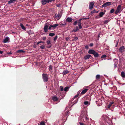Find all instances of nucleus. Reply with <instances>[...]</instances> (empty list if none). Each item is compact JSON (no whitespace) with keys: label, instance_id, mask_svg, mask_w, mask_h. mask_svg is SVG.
Segmentation results:
<instances>
[{"label":"nucleus","instance_id":"nucleus-59","mask_svg":"<svg viewBox=\"0 0 125 125\" xmlns=\"http://www.w3.org/2000/svg\"><path fill=\"white\" fill-rule=\"evenodd\" d=\"M79 123L80 125H83V123Z\"/></svg>","mask_w":125,"mask_h":125},{"label":"nucleus","instance_id":"nucleus-31","mask_svg":"<svg viewBox=\"0 0 125 125\" xmlns=\"http://www.w3.org/2000/svg\"><path fill=\"white\" fill-rule=\"evenodd\" d=\"M24 52V51L22 50H19L17 51L16 52L17 53H19L20 52Z\"/></svg>","mask_w":125,"mask_h":125},{"label":"nucleus","instance_id":"nucleus-14","mask_svg":"<svg viewBox=\"0 0 125 125\" xmlns=\"http://www.w3.org/2000/svg\"><path fill=\"white\" fill-rule=\"evenodd\" d=\"M79 30L78 27V26L75 27L73 29L72 31V32H76L77 31Z\"/></svg>","mask_w":125,"mask_h":125},{"label":"nucleus","instance_id":"nucleus-17","mask_svg":"<svg viewBox=\"0 0 125 125\" xmlns=\"http://www.w3.org/2000/svg\"><path fill=\"white\" fill-rule=\"evenodd\" d=\"M52 99L54 101H56L58 100V98L56 96H54L52 97Z\"/></svg>","mask_w":125,"mask_h":125},{"label":"nucleus","instance_id":"nucleus-40","mask_svg":"<svg viewBox=\"0 0 125 125\" xmlns=\"http://www.w3.org/2000/svg\"><path fill=\"white\" fill-rule=\"evenodd\" d=\"M100 76L99 75L97 74L96 76V79H99L100 78Z\"/></svg>","mask_w":125,"mask_h":125},{"label":"nucleus","instance_id":"nucleus-48","mask_svg":"<svg viewBox=\"0 0 125 125\" xmlns=\"http://www.w3.org/2000/svg\"><path fill=\"white\" fill-rule=\"evenodd\" d=\"M96 11L95 10H94L93 11L91 12V13L92 14L94 13H95Z\"/></svg>","mask_w":125,"mask_h":125},{"label":"nucleus","instance_id":"nucleus-21","mask_svg":"<svg viewBox=\"0 0 125 125\" xmlns=\"http://www.w3.org/2000/svg\"><path fill=\"white\" fill-rule=\"evenodd\" d=\"M59 25V24H55L52 25H51V27L53 28L54 29H55L56 27Z\"/></svg>","mask_w":125,"mask_h":125},{"label":"nucleus","instance_id":"nucleus-23","mask_svg":"<svg viewBox=\"0 0 125 125\" xmlns=\"http://www.w3.org/2000/svg\"><path fill=\"white\" fill-rule=\"evenodd\" d=\"M69 71L68 70H64L63 71L62 73L63 75H65L68 73H69Z\"/></svg>","mask_w":125,"mask_h":125},{"label":"nucleus","instance_id":"nucleus-61","mask_svg":"<svg viewBox=\"0 0 125 125\" xmlns=\"http://www.w3.org/2000/svg\"><path fill=\"white\" fill-rule=\"evenodd\" d=\"M69 39V38H66V40L67 41Z\"/></svg>","mask_w":125,"mask_h":125},{"label":"nucleus","instance_id":"nucleus-36","mask_svg":"<svg viewBox=\"0 0 125 125\" xmlns=\"http://www.w3.org/2000/svg\"><path fill=\"white\" fill-rule=\"evenodd\" d=\"M15 0H9L8 2L9 4L11 3L14 2V1Z\"/></svg>","mask_w":125,"mask_h":125},{"label":"nucleus","instance_id":"nucleus-49","mask_svg":"<svg viewBox=\"0 0 125 125\" xmlns=\"http://www.w3.org/2000/svg\"><path fill=\"white\" fill-rule=\"evenodd\" d=\"M69 113V112H67V113H65V116L66 117V116H68V114ZM66 117H65V118H66Z\"/></svg>","mask_w":125,"mask_h":125},{"label":"nucleus","instance_id":"nucleus-4","mask_svg":"<svg viewBox=\"0 0 125 125\" xmlns=\"http://www.w3.org/2000/svg\"><path fill=\"white\" fill-rule=\"evenodd\" d=\"M91 85H90L89 86H87L86 87V89L83 90L81 92V94H83L86 93L88 90V88Z\"/></svg>","mask_w":125,"mask_h":125},{"label":"nucleus","instance_id":"nucleus-3","mask_svg":"<svg viewBox=\"0 0 125 125\" xmlns=\"http://www.w3.org/2000/svg\"><path fill=\"white\" fill-rule=\"evenodd\" d=\"M121 11V5H118L117 7L116 10L115 12V14H117L118 13H120Z\"/></svg>","mask_w":125,"mask_h":125},{"label":"nucleus","instance_id":"nucleus-47","mask_svg":"<svg viewBox=\"0 0 125 125\" xmlns=\"http://www.w3.org/2000/svg\"><path fill=\"white\" fill-rule=\"evenodd\" d=\"M109 22V21L108 20H106L104 21V23L106 24L108 23Z\"/></svg>","mask_w":125,"mask_h":125},{"label":"nucleus","instance_id":"nucleus-56","mask_svg":"<svg viewBox=\"0 0 125 125\" xmlns=\"http://www.w3.org/2000/svg\"><path fill=\"white\" fill-rule=\"evenodd\" d=\"M56 5L58 7H59L60 6V4H57Z\"/></svg>","mask_w":125,"mask_h":125},{"label":"nucleus","instance_id":"nucleus-42","mask_svg":"<svg viewBox=\"0 0 125 125\" xmlns=\"http://www.w3.org/2000/svg\"><path fill=\"white\" fill-rule=\"evenodd\" d=\"M78 102V101L77 99H76L73 102V105L76 103Z\"/></svg>","mask_w":125,"mask_h":125},{"label":"nucleus","instance_id":"nucleus-46","mask_svg":"<svg viewBox=\"0 0 125 125\" xmlns=\"http://www.w3.org/2000/svg\"><path fill=\"white\" fill-rule=\"evenodd\" d=\"M57 38V36L56 35L54 38L53 40L54 41H55Z\"/></svg>","mask_w":125,"mask_h":125},{"label":"nucleus","instance_id":"nucleus-29","mask_svg":"<svg viewBox=\"0 0 125 125\" xmlns=\"http://www.w3.org/2000/svg\"><path fill=\"white\" fill-rule=\"evenodd\" d=\"M93 55L95 57H97L99 56L98 54V53L96 52H95V53H94V54Z\"/></svg>","mask_w":125,"mask_h":125},{"label":"nucleus","instance_id":"nucleus-12","mask_svg":"<svg viewBox=\"0 0 125 125\" xmlns=\"http://www.w3.org/2000/svg\"><path fill=\"white\" fill-rule=\"evenodd\" d=\"M95 52L94 50L92 49H90L89 50L88 53L90 54H92L93 55L94 54Z\"/></svg>","mask_w":125,"mask_h":125},{"label":"nucleus","instance_id":"nucleus-20","mask_svg":"<svg viewBox=\"0 0 125 125\" xmlns=\"http://www.w3.org/2000/svg\"><path fill=\"white\" fill-rule=\"evenodd\" d=\"M90 101H85L84 102V104L85 105H87V106L90 104Z\"/></svg>","mask_w":125,"mask_h":125},{"label":"nucleus","instance_id":"nucleus-54","mask_svg":"<svg viewBox=\"0 0 125 125\" xmlns=\"http://www.w3.org/2000/svg\"><path fill=\"white\" fill-rule=\"evenodd\" d=\"M85 48L88 49V45H86L85 46Z\"/></svg>","mask_w":125,"mask_h":125},{"label":"nucleus","instance_id":"nucleus-26","mask_svg":"<svg viewBox=\"0 0 125 125\" xmlns=\"http://www.w3.org/2000/svg\"><path fill=\"white\" fill-rule=\"evenodd\" d=\"M121 75L122 77H125V73L124 72H122L121 73Z\"/></svg>","mask_w":125,"mask_h":125},{"label":"nucleus","instance_id":"nucleus-5","mask_svg":"<svg viewBox=\"0 0 125 125\" xmlns=\"http://www.w3.org/2000/svg\"><path fill=\"white\" fill-rule=\"evenodd\" d=\"M62 15V13L61 12L59 13H58L57 14H55V18L57 20H59L60 18Z\"/></svg>","mask_w":125,"mask_h":125},{"label":"nucleus","instance_id":"nucleus-53","mask_svg":"<svg viewBox=\"0 0 125 125\" xmlns=\"http://www.w3.org/2000/svg\"><path fill=\"white\" fill-rule=\"evenodd\" d=\"M33 47L34 48H35L37 47V46L34 43V45H33Z\"/></svg>","mask_w":125,"mask_h":125},{"label":"nucleus","instance_id":"nucleus-1","mask_svg":"<svg viewBox=\"0 0 125 125\" xmlns=\"http://www.w3.org/2000/svg\"><path fill=\"white\" fill-rule=\"evenodd\" d=\"M82 114L81 115V120H83V121L86 122L88 121L89 119L87 117V115L85 112V111L82 112Z\"/></svg>","mask_w":125,"mask_h":125},{"label":"nucleus","instance_id":"nucleus-62","mask_svg":"<svg viewBox=\"0 0 125 125\" xmlns=\"http://www.w3.org/2000/svg\"><path fill=\"white\" fill-rule=\"evenodd\" d=\"M83 19H89V18H84Z\"/></svg>","mask_w":125,"mask_h":125},{"label":"nucleus","instance_id":"nucleus-15","mask_svg":"<svg viewBox=\"0 0 125 125\" xmlns=\"http://www.w3.org/2000/svg\"><path fill=\"white\" fill-rule=\"evenodd\" d=\"M91 56V55H90L88 54L86 55L84 57V59L85 60H87L89 59Z\"/></svg>","mask_w":125,"mask_h":125},{"label":"nucleus","instance_id":"nucleus-35","mask_svg":"<svg viewBox=\"0 0 125 125\" xmlns=\"http://www.w3.org/2000/svg\"><path fill=\"white\" fill-rule=\"evenodd\" d=\"M59 24V25L61 26L65 25L66 24V23H65V24H63L61 22H60Z\"/></svg>","mask_w":125,"mask_h":125},{"label":"nucleus","instance_id":"nucleus-38","mask_svg":"<svg viewBox=\"0 0 125 125\" xmlns=\"http://www.w3.org/2000/svg\"><path fill=\"white\" fill-rule=\"evenodd\" d=\"M40 48L42 49H43L45 48V46L44 45H42L40 46Z\"/></svg>","mask_w":125,"mask_h":125},{"label":"nucleus","instance_id":"nucleus-30","mask_svg":"<svg viewBox=\"0 0 125 125\" xmlns=\"http://www.w3.org/2000/svg\"><path fill=\"white\" fill-rule=\"evenodd\" d=\"M80 92H78L77 94L76 95L74 96V97L73 98V100H74V99H75L76 98H77L78 96L79 95V93H80Z\"/></svg>","mask_w":125,"mask_h":125},{"label":"nucleus","instance_id":"nucleus-8","mask_svg":"<svg viewBox=\"0 0 125 125\" xmlns=\"http://www.w3.org/2000/svg\"><path fill=\"white\" fill-rule=\"evenodd\" d=\"M111 4V3L110 2H107L104 3L102 5V7H105L108 6Z\"/></svg>","mask_w":125,"mask_h":125},{"label":"nucleus","instance_id":"nucleus-10","mask_svg":"<svg viewBox=\"0 0 125 125\" xmlns=\"http://www.w3.org/2000/svg\"><path fill=\"white\" fill-rule=\"evenodd\" d=\"M62 123V121L61 120L59 121H56L54 123V125H60V124H61Z\"/></svg>","mask_w":125,"mask_h":125},{"label":"nucleus","instance_id":"nucleus-55","mask_svg":"<svg viewBox=\"0 0 125 125\" xmlns=\"http://www.w3.org/2000/svg\"><path fill=\"white\" fill-rule=\"evenodd\" d=\"M118 42H117H117H116V45H115V47H117V45H118Z\"/></svg>","mask_w":125,"mask_h":125},{"label":"nucleus","instance_id":"nucleus-51","mask_svg":"<svg viewBox=\"0 0 125 125\" xmlns=\"http://www.w3.org/2000/svg\"><path fill=\"white\" fill-rule=\"evenodd\" d=\"M46 37H44L42 38V39L44 40H45L46 39Z\"/></svg>","mask_w":125,"mask_h":125},{"label":"nucleus","instance_id":"nucleus-50","mask_svg":"<svg viewBox=\"0 0 125 125\" xmlns=\"http://www.w3.org/2000/svg\"><path fill=\"white\" fill-rule=\"evenodd\" d=\"M44 43V42H42V41H39L37 43V45H38L39 43Z\"/></svg>","mask_w":125,"mask_h":125},{"label":"nucleus","instance_id":"nucleus-57","mask_svg":"<svg viewBox=\"0 0 125 125\" xmlns=\"http://www.w3.org/2000/svg\"><path fill=\"white\" fill-rule=\"evenodd\" d=\"M52 27H51V25L50 27H49V28H48V29L49 30H50L51 29V28Z\"/></svg>","mask_w":125,"mask_h":125},{"label":"nucleus","instance_id":"nucleus-27","mask_svg":"<svg viewBox=\"0 0 125 125\" xmlns=\"http://www.w3.org/2000/svg\"><path fill=\"white\" fill-rule=\"evenodd\" d=\"M104 14V13L103 12H100L99 13V16L100 17H102Z\"/></svg>","mask_w":125,"mask_h":125},{"label":"nucleus","instance_id":"nucleus-6","mask_svg":"<svg viewBox=\"0 0 125 125\" xmlns=\"http://www.w3.org/2000/svg\"><path fill=\"white\" fill-rule=\"evenodd\" d=\"M48 26L47 23H45V24L43 29L45 32H46L48 31Z\"/></svg>","mask_w":125,"mask_h":125},{"label":"nucleus","instance_id":"nucleus-16","mask_svg":"<svg viewBox=\"0 0 125 125\" xmlns=\"http://www.w3.org/2000/svg\"><path fill=\"white\" fill-rule=\"evenodd\" d=\"M125 49L124 46H123L120 47L119 49V51L122 52H123V50Z\"/></svg>","mask_w":125,"mask_h":125},{"label":"nucleus","instance_id":"nucleus-43","mask_svg":"<svg viewBox=\"0 0 125 125\" xmlns=\"http://www.w3.org/2000/svg\"><path fill=\"white\" fill-rule=\"evenodd\" d=\"M60 87L61 91H63V88L62 86H60Z\"/></svg>","mask_w":125,"mask_h":125},{"label":"nucleus","instance_id":"nucleus-13","mask_svg":"<svg viewBox=\"0 0 125 125\" xmlns=\"http://www.w3.org/2000/svg\"><path fill=\"white\" fill-rule=\"evenodd\" d=\"M72 20V18L70 17H68L66 19V21L69 22H71Z\"/></svg>","mask_w":125,"mask_h":125},{"label":"nucleus","instance_id":"nucleus-45","mask_svg":"<svg viewBox=\"0 0 125 125\" xmlns=\"http://www.w3.org/2000/svg\"><path fill=\"white\" fill-rule=\"evenodd\" d=\"M78 25L79 28L80 29H81L82 28V27L81 26V24H78Z\"/></svg>","mask_w":125,"mask_h":125},{"label":"nucleus","instance_id":"nucleus-25","mask_svg":"<svg viewBox=\"0 0 125 125\" xmlns=\"http://www.w3.org/2000/svg\"><path fill=\"white\" fill-rule=\"evenodd\" d=\"M114 103V102H111L109 103V104L108 105L107 107L109 108H110L111 105Z\"/></svg>","mask_w":125,"mask_h":125},{"label":"nucleus","instance_id":"nucleus-60","mask_svg":"<svg viewBox=\"0 0 125 125\" xmlns=\"http://www.w3.org/2000/svg\"><path fill=\"white\" fill-rule=\"evenodd\" d=\"M3 52L2 51H0V54H2L3 53Z\"/></svg>","mask_w":125,"mask_h":125},{"label":"nucleus","instance_id":"nucleus-28","mask_svg":"<svg viewBox=\"0 0 125 125\" xmlns=\"http://www.w3.org/2000/svg\"><path fill=\"white\" fill-rule=\"evenodd\" d=\"M69 89V87L68 86H66L65 87L64 90L65 91H68Z\"/></svg>","mask_w":125,"mask_h":125},{"label":"nucleus","instance_id":"nucleus-33","mask_svg":"<svg viewBox=\"0 0 125 125\" xmlns=\"http://www.w3.org/2000/svg\"><path fill=\"white\" fill-rule=\"evenodd\" d=\"M78 21H76L73 23V25L74 26L76 25H77V23H78Z\"/></svg>","mask_w":125,"mask_h":125},{"label":"nucleus","instance_id":"nucleus-19","mask_svg":"<svg viewBox=\"0 0 125 125\" xmlns=\"http://www.w3.org/2000/svg\"><path fill=\"white\" fill-rule=\"evenodd\" d=\"M114 61L115 62L114 65H115V67H116V65L118 63V60L116 59H115L114 60Z\"/></svg>","mask_w":125,"mask_h":125},{"label":"nucleus","instance_id":"nucleus-7","mask_svg":"<svg viewBox=\"0 0 125 125\" xmlns=\"http://www.w3.org/2000/svg\"><path fill=\"white\" fill-rule=\"evenodd\" d=\"M10 40L8 36L6 37L4 39L3 42L4 43L8 42Z\"/></svg>","mask_w":125,"mask_h":125},{"label":"nucleus","instance_id":"nucleus-58","mask_svg":"<svg viewBox=\"0 0 125 125\" xmlns=\"http://www.w3.org/2000/svg\"><path fill=\"white\" fill-rule=\"evenodd\" d=\"M12 54V53L11 52H10L7 53V54Z\"/></svg>","mask_w":125,"mask_h":125},{"label":"nucleus","instance_id":"nucleus-41","mask_svg":"<svg viewBox=\"0 0 125 125\" xmlns=\"http://www.w3.org/2000/svg\"><path fill=\"white\" fill-rule=\"evenodd\" d=\"M106 57V55L104 54L101 57V58H105Z\"/></svg>","mask_w":125,"mask_h":125},{"label":"nucleus","instance_id":"nucleus-18","mask_svg":"<svg viewBox=\"0 0 125 125\" xmlns=\"http://www.w3.org/2000/svg\"><path fill=\"white\" fill-rule=\"evenodd\" d=\"M51 42L50 40H48L47 42V45H49L48 48L51 47Z\"/></svg>","mask_w":125,"mask_h":125},{"label":"nucleus","instance_id":"nucleus-9","mask_svg":"<svg viewBox=\"0 0 125 125\" xmlns=\"http://www.w3.org/2000/svg\"><path fill=\"white\" fill-rule=\"evenodd\" d=\"M52 0H42V5H44L46 3L51 2Z\"/></svg>","mask_w":125,"mask_h":125},{"label":"nucleus","instance_id":"nucleus-64","mask_svg":"<svg viewBox=\"0 0 125 125\" xmlns=\"http://www.w3.org/2000/svg\"><path fill=\"white\" fill-rule=\"evenodd\" d=\"M100 37V34H99L98 36V39Z\"/></svg>","mask_w":125,"mask_h":125},{"label":"nucleus","instance_id":"nucleus-63","mask_svg":"<svg viewBox=\"0 0 125 125\" xmlns=\"http://www.w3.org/2000/svg\"><path fill=\"white\" fill-rule=\"evenodd\" d=\"M98 18H99V17L98 16H96L95 17V18L98 19Z\"/></svg>","mask_w":125,"mask_h":125},{"label":"nucleus","instance_id":"nucleus-44","mask_svg":"<svg viewBox=\"0 0 125 125\" xmlns=\"http://www.w3.org/2000/svg\"><path fill=\"white\" fill-rule=\"evenodd\" d=\"M78 39V38L77 37H74V39L73 40V41H76Z\"/></svg>","mask_w":125,"mask_h":125},{"label":"nucleus","instance_id":"nucleus-11","mask_svg":"<svg viewBox=\"0 0 125 125\" xmlns=\"http://www.w3.org/2000/svg\"><path fill=\"white\" fill-rule=\"evenodd\" d=\"M94 3L93 2H91L89 5V8L90 10H92L93 7Z\"/></svg>","mask_w":125,"mask_h":125},{"label":"nucleus","instance_id":"nucleus-24","mask_svg":"<svg viewBox=\"0 0 125 125\" xmlns=\"http://www.w3.org/2000/svg\"><path fill=\"white\" fill-rule=\"evenodd\" d=\"M38 124L39 125H45V122L44 121H41V122L39 123Z\"/></svg>","mask_w":125,"mask_h":125},{"label":"nucleus","instance_id":"nucleus-37","mask_svg":"<svg viewBox=\"0 0 125 125\" xmlns=\"http://www.w3.org/2000/svg\"><path fill=\"white\" fill-rule=\"evenodd\" d=\"M114 9H112L110 11V12L111 13H114Z\"/></svg>","mask_w":125,"mask_h":125},{"label":"nucleus","instance_id":"nucleus-32","mask_svg":"<svg viewBox=\"0 0 125 125\" xmlns=\"http://www.w3.org/2000/svg\"><path fill=\"white\" fill-rule=\"evenodd\" d=\"M83 19H79L78 20V24H81V21Z\"/></svg>","mask_w":125,"mask_h":125},{"label":"nucleus","instance_id":"nucleus-2","mask_svg":"<svg viewBox=\"0 0 125 125\" xmlns=\"http://www.w3.org/2000/svg\"><path fill=\"white\" fill-rule=\"evenodd\" d=\"M42 78L44 82H47L48 79L47 75L46 74L43 73L42 74Z\"/></svg>","mask_w":125,"mask_h":125},{"label":"nucleus","instance_id":"nucleus-22","mask_svg":"<svg viewBox=\"0 0 125 125\" xmlns=\"http://www.w3.org/2000/svg\"><path fill=\"white\" fill-rule=\"evenodd\" d=\"M20 25L21 27V28L22 29L25 30L26 29V28L25 27L23 26V24L21 23L20 24Z\"/></svg>","mask_w":125,"mask_h":125},{"label":"nucleus","instance_id":"nucleus-39","mask_svg":"<svg viewBox=\"0 0 125 125\" xmlns=\"http://www.w3.org/2000/svg\"><path fill=\"white\" fill-rule=\"evenodd\" d=\"M52 67L51 65H50L49 66V70L50 71L51 70H52Z\"/></svg>","mask_w":125,"mask_h":125},{"label":"nucleus","instance_id":"nucleus-52","mask_svg":"<svg viewBox=\"0 0 125 125\" xmlns=\"http://www.w3.org/2000/svg\"><path fill=\"white\" fill-rule=\"evenodd\" d=\"M93 43H91L90 44V46L92 47L93 46Z\"/></svg>","mask_w":125,"mask_h":125},{"label":"nucleus","instance_id":"nucleus-34","mask_svg":"<svg viewBox=\"0 0 125 125\" xmlns=\"http://www.w3.org/2000/svg\"><path fill=\"white\" fill-rule=\"evenodd\" d=\"M55 35L54 33H50L49 34V35L50 36H53Z\"/></svg>","mask_w":125,"mask_h":125}]
</instances>
